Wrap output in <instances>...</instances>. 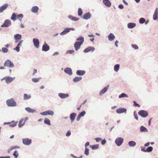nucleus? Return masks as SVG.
<instances>
[{"mask_svg":"<svg viewBox=\"0 0 158 158\" xmlns=\"http://www.w3.org/2000/svg\"><path fill=\"white\" fill-rule=\"evenodd\" d=\"M77 41H79L76 42L74 45V48L76 51H77L80 48L81 45L84 42V38L82 36H80L77 39Z\"/></svg>","mask_w":158,"mask_h":158,"instance_id":"1","label":"nucleus"},{"mask_svg":"<svg viewBox=\"0 0 158 158\" xmlns=\"http://www.w3.org/2000/svg\"><path fill=\"white\" fill-rule=\"evenodd\" d=\"M6 103L9 106H15L16 105V102L12 98L7 100L6 101Z\"/></svg>","mask_w":158,"mask_h":158,"instance_id":"2","label":"nucleus"},{"mask_svg":"<svg viewBox=\"0 0 158 158\" xmlns=\"http://www.w3.org/2000/svg\"><path fill=\"white\" fill-rule=\"evenodd\" d=\"M4 66L5 67H8L10 68H12L14 67L13 63L10 60H6L4 64Z\"/></svg>","mask_w":158,"mask_h":158,"instance_id":"3","label":"nucleus"},{"mask_svg":"<svg viewBox=\"0 0 158 158\" xmlns=\"http://www.w3.org/2000/svg\"><path fill=\"white\" fill-rule=\"evenodd\" d=\"M15 77H6L1 79L2 81L3 80L5 81L6 82L7 84H9L12 82L15 79Z\"/></svg>","mask_w":158,"mask_h":158,"instance_id":"4","label":"nucleus"},{"mask_svg":"<svg viewBox=\"0 0 158 158\" xmlns=\"http://www.w3.org/2000/svg\"><path fill=\"white\" fill-rule=\"evenodd\" d=\"M138 114L141 117L145 118L148 116V113L147 111L144 110H141L139 112Z\"/></svg>","mask_w":158,"mask_h":158,"instance_id":"5","label":"nucleus"},{"mask_svg":"<svg viewBox=\"0 0 158 158\" xmlns=\"http://www.w3.org/2000/svg\"><path fill=\"white\" fill-rule=\"evenodd\" d=\"M123 141V139L121 138H118L116 139L115 140V143L118 146L121 145Z\"/></svg>","mask_w":158,"mask_h":158,"instance_id":"6","label":"nucleus"},{"mask_svg":"<svg viewBox=\"0 0 158 158\" xmlns=\"http://www.w3.org/2000/svg\"><path fill=\"white\" fill-rule=\"evenodd\" d=\"M11 23L10 20H6L4 23L1 26L2 27H8L11 25Z\"/></svg>","mask_w":158,"mask_h":158,"instance_id":"7","label":"nucleus"},{"mask_svg":"<svg viewBox=\"0 0 158 158\" xmlns=\"http://www.w3.org/2000/svg\"><path fill=\"white\" fill-rule=\"evenodd\" d=\"M22 140L23 143L25 145H29L31 143V140L28 138L24 139Z\"/></svg>","mask_w":158,"mask_h":158,"instance_id":"8","label":"nucleus"},{"mask_svg":"<svg viewBox=\"0 0 158 158\" xmlns=\"http://www.w3.org/2000/svg\"><path fill=\"white\" fill-rule=\"evenodd\" d=\"M49 46L45 43L43 45L42 50L44 51H47L49 49Z\"/></svg>","mask_w":158,"mask_h":158,"instance_id":"9","label":"nucleus"},{"mask_svg":"<svg viewBox=\"0 0 158 158\" xmlns=\"http://www.w3.org/2000/svg\"><path fill=\"white\" fill-rule=\"evenodd\" d=\"M27 119V118H25L20 120L19 122V127H21L24 124Z\"/></svg>","mask_w":158,"mask_h":158,"instance_id":"10","label":"nucleus"},{"mask_svg":"<svg viewBox=\"0 0 158 158\" xmlns=\"http://www.w3.org/2000/svg\"><path fill=\"white\" fill-rule=\"evenodd\" d=\"M33 42L34 46L36 48H38L39 47V41L38 39H33Z\"/></svg>","mask_w":158,"mask_h":158,"instance_id":"11","label":"nucleus"},{"mask_svg":"<svg viewBox=\"0 0 158 158\" xmlns=\"http://www.w3.org/2000/svg\"><path fill=\"white\" fill-rule=\"evenodd\" d=\"M14 38L15 40V43L18 42V40H20L21 39V35L19 34H16L14 35Z\"/></svg>","mask_w":158,"mask_h":158,"instance_id":"12","label":"nucleus"},{"mask_svg":"<svg viewBox=\"0 0 158 158\" xmlns=\"http://www.w3.org/2000/svg\"><path fill=\"white\" fill-rule=\"evenodd\" d=\"M127 110L126 109L123 108H119L116 110V112L118 114H121L124 112H126Z\"/></svg>","mask_w":158,"mask_h":158,"instance_id":"13","label":"nucleus"},{"mask_svg":"<svg viewBox=\"0 0 158 158\" xmlns=\"http://www.w3.org/2000/svg\"><path fill=\"white\" fill-rule=\"evenodd\" d=\"M91 17V14L89 12H88L85 14L83 16V18L84 19H89Z\"/></svg>","mask_w":158,"mask_h":158,"instance_id":"14","label":"nucleus"},{"mask_svg":"<svg viewBox=\"0 0 158 158\" xmlns=\"http://www.w3.org/2000/svg\"><path fill=\"white\" fill-rule=\"evenodd\" d=\"M95 50V48L94 47H89L85 49L84 52H88L91 51H93Z\"/></svg>","mask_w":158,"mask_h":158,"instance_id":"15","label":"nucleus"},{"mask_svg":"<svg viewBox=\"0 0 158 158\" xmlns=\"http://www.w3.org/2000/svg\"><path fill=\"white\" fill-rule=\"evenodd\" d=\"M10 45L9 44H6L5 45V47H3L2 48V51L3 53H6L8 52V49H7Z\"/></svg>","mask_w":158,"mask_h":158,"instance_id":"16","label":"nucleus"},{"mask_svg":"<svg viewBox=\"0 0 158 158\" xmlns=\"http://www.w3.org/2000/svg\"><path fill=\"white\" fill-rule=\"evenodd\" d=\"M102 2L108 7H110L111 6V3L108 0H103Z\"/></svg>","mask_w":158,"mask_h":158,"instance_id":"17","label":"nucleus"},{"mask_svg":"<svg viewBox=\"0 0 158 158\" xmlns=\"http://www.w3.org/2000/svg\"><path fill=\"white\" fill-rule=\"evenodd\" d=\"M86 113L85 112V111H82L80 114H79L78 116H77V121H79L81 118V117H83L84 116V115Z\"/></svg>","mask_w":158,"mask_h":158,"instance_id":"18","label":"nucleus"},{"mask_svg":"<svg viewBox=\"0 0 158 158\" xmlns=\"http://www.w3.org/2000/svg\"><path fill=\"white\" fill-rule=\"evenodd\" d=\"M64 71L65 73L70 75L72 74V69L69 68H66L64 70Z\"/></svg>","mask_w":158,"mask_h":158,"instance_id":"19","label":"nucleus"},{"mask_svg":"<svg viewBox=\"0 0 158 158\" xmlns=\"http://www.w3.org/2000/svg\"><path fill=\"white\" fill-rule=\"evenodd\" d=\"M77 114L75 113H72L70 115V118L71 121L73 122L75 120Z\"/></svg>","mask_w":158,"mask_h":158,"instance_id":"20","label":"nucleus"},{"mask_svg":"<svg viewBox=\"0 0 158 158\" xmlns=\"http://www.w3.org/2000/svg\"><path fill=\"white\" fill-rule=\"evenodd\" d=\"M8 4H5L0 7V13L2 12L4 10H5L7 7Z\"/></svg>","mask_w":158,"mask_h":158,"instance_id":"21","label":"nucleus"},{"mask_svg":"<svg viewBox=\"0 0 158 158\" xmlns=\"http://www.w3.org/2000/svg\"><path fill=\"white\" fill-rule=\"evenodd\" d=\"M59 96L61 98H67L69 96L68 94H64L63 93H59Z\"/></svg>","mask_w":158,"mask_h":158,"instance_id":"22","label":"nucleus"},{"mask_svg":"<svg viewBox=\"0 0 158 158\" xmlns=\"http://www.w3.org/2000/svg\"><path fill=\"white\" fill-rule=\"evenodd\" d=\"M85 73L84 70H78L77 71V74L78 75L82 76L84 75Z\"/></svg>","mask_w":158,"mask_h":158,"instance_id":"23","label":"nucleus"},{"mask_svg":"<svg viewBox=\"0 0 158 158\" xmlns=\"http://www.w3.org/2000/svg\"><path fill=\"white\" fill-rule=\"evenodd\" d=\"M158 9L157 8H156L153 15V19L154 20H156L157 19L158 17Z\"/></svg>","mask_w":158,"mask_h":158,"instance_id":"24","label":"nucleus"},{"mask_svg":"<svg viewBox=\"0 0 158 158\" xmlns=\"http://www.w3.org/2000/svg\"><path fill=\"white\" fill-rule=\"evenodd\" d=\"M109 88V86L105 87L102 89L99 93L100 95H102L106 92Z\"/></svg>","mask_w":158,"mask_h":158,"instance_id":"25","label":"nucleus"},{"mask_svg":"<svg viewBox=\"0 0 158 158\" xmlns=\"http://www.w3.org/2000/svg\"><path fill=\"white\" fill-rule=\"evenodd\" d=\"M19 148V147L18 146H13L10 147L7 150V152L9 153H10L11 151L13 150H14L15 149Z\"/></svg>","mask_w":158,"mask_h":158,"instance_id":"26","label":"nucleus"},{"mask_svg":"<svg viewBox=\"0 0 158 158\" xmlns=\"http://www.w3.org/2000/svg\"><path fill=\"white\" fill-rule=\"evenodd\" d=\"M115 37L112 33H110L108 36V38L109 40L113 41Z\"/></svg>","mask_w":158,"mask_h":158,"instance_id":"27","label":"nucleus"},{"mask_svg":"<svg viewBox=\"0 0 158 158\" xmlns=\"http://www.w3.org/2000/svg\"><path fill=\"white\" fill-rule=\"evenodd\" d=\"M135 24L132 23H129L127 24L128 27L129 28H133L135 27Z\"/></svg>","mask_w":158,"mask_h":158,"instance_id":"28","label":"nucleus"},{"mask_svg":"<svg viewBox=\"0 0 158 158\" xmlns=\"http://www.w3.org/2000/svg\"><path fill=\"white\" fill-rule=\"evenodd\" d=\"M38 10L39 8L37 6H34L32 8L31 11L34 13H36L38 12Z\"/></svg>","mask_w":158,"mask_h":158,"instance_id":"29","label":"nucleus"},{"mask_svg":"<svg viewBox=\"0 0 158 158\" xmlns=\"http://www.w3.org/2000/svg\"><path fill=\"white\" fill-rule=\"evenodd\" d=\"M9 124V126L10 127H14L15 126H16V124H17V123L15 122H13V121L11 122L10 123H4V124Z\"/></svg>","mask_w":158,"mask_h":158,"instance_id":"30","label":"nucleus"},{"mask_svg":"<svg viewBox=\"0 0 158 158\" xmlns=\"http://www.w3.org/2000/svg\"><path fill=\"white\" fill-rule=\"evenodd\" d=\"M89 146L92 149L95 150L98 148L99 145L98 144H96L95 145H90Z\"/></svg>","mask_w":158,"mask_h":158,"instance_id":"31","label":"nucleus"},{"mask_svg":"<svg viewBox=\"0 0 158 158\" xmlns=\"http://www.w3.org/2000/svg\"><path fill=\"white\" fill-rule=\"evenodd\" d=\"M70 28H66L60 34L61 35H64L68 33V32L69 31V30H70Z\"/></svg>","mask_w":158,"mask_h":158,"instance_id":"32","label":"nucleus"},{"mask_svg":"<svg viewBox=\"0 0 158 158\" xmlns=\"http://www.w3.org/2000/svg\"><path fill=\"white\" fill-rule=\"evenodd\" d=\"M69 18L71 19L72 20H74L75 21H77L79 20V18H77L75 17H73L71 15H69L68 17Z\"/></svg>","mask_w":158,"mask_h":158,"instance_id":"33","label":"nucleus"},{"mask_svg":"<svg viewBox=\"0 0 158 158\" xmlns=\"http://www.w3.org/2000/svg\"><path fill=\"white\" fill-rule=\"evenodd\" d=\"M44 123L48 125H51V123L50 120L47 118H45L44 120Z\"/></svg>","mask_w":158,"mask_h":158,"instance_id":"34","label":"nucleus"},{"mask_svg":"<svg viewBox=\"0 0 158 158\" xmlns=\"http://www.w3.org/2000/svg\"><path fill=\"white\" fill-rule=\"evenodd\" d=\"M129 145L131 147L135 146L136 145V143L134 141H130L128 143Z\"/></svg>","mask_w":158,"mask_h":158,"instance_id":"35","label":"nucleus"},{"mask_svg":"<svg viewBox=\"0 0 158 158\" xmlns=\"http://www.w3.org/2000/svg\"><path fill=\"white\" fill-rule=\"evenodd\" d=\"M31 98V96L30 95H28L27 94H24L23 95L24 99L25 100L30 99Z\"/></svg>","mask_w":158,"mask_h":158,"instance_id":"36","label":"nucleus"},{"mask_svg":"<svg viewBox=\"0 0 158 158\" xmlns=\"http://www.w3.org/2000/svg\"><path fill=\"white\" fill-rule=\"evenodd\" d=\"M140 131L141 132H146L148 131V130L145 127L143 126H141L140 127Z\"/></svg>","mask_w":158,"mask_h":158,"instance_id":"37","label":"nucleus"},{"mask_svg":"<svg viewBox=\"0 0 158 158\" xmlns=\"http://www.w3.org/2000/svg\"><path fill=\"white\" fill-rule=\"evenodd\" d=\"M25 110L28 112L30 113H33L35 111V110L32 109L29 107L25 108Z\"/></svg>","mask_w":158,"mask_h":158,"instance_id":"38","label":"nucleus"},{"mask_svg":"<svg viewBox=\"0 0 158 158\" xmlns=\"http://www.w3.org/2000/svg\"><path fill=\"white\" fill-rule=\"evenodd\" d=\"M82 78L81 77H76L73 79V81L75 82H76L80 81Z\"/></svg>","mask_w":158,"mask_h":158,"instance_id":"39","label":"nucleus"},{"mask_svg":"<svg viewBox=\"0 0 158 158\" xmlns=\"http://www.w3.org/2000/svg\"><path fill=\"white\" fill-rule=\"evenodd\" d=\"M119 68V65L117 64L114 67V70L115 72H118Z\"/></svg>","mask_w":158,"mask_h":158,"instance_id":"40","label":"nucleus"},{"mask_svg":"<svg viewBox=\"0 0 158 158\" xmlns=\"http://www.w3.org/2000/svg\"><path fill=\"white\" fill-rule=\"evenodd\" d=\"M118 97L119 98H121L123 97H128V96L126 94L122 93Z\"/></svg>","mask_w":158,"mask_h":158,"instance_id":"41","label":"nucleus"},{"mask_svg":"<svg viewBox=\"0 0 158 158\" xmlns=\"http://www.w3.org/2000/svg\"><path fill=\"white\" fill-rule=\"evenodd\" d=\"M83 13V11L82 9L81 8H79L78 10V15L79 16H81Z\"/></svg>","mask_w":158,"mask_h":158,"instance_id":"42","label":"nucleus"},{"mask_svg":"<svg viewBox=\"0 0 158 158\" xmlns=\"http://www.w3.org/2000/svg\"><path fill=\"white\" fill-rule=\"evenodd\" d=\"M16 15L15 13H13L12 15V16L11 17V19L15 21L16 20Z\"/></svg>","mask_w":158,"mask_h":158,"instance_id":"43","label":"nucleus"},{"mask_svg":"<svg viewBox=\"0 0 158 158\" xmlns=\"http://www.w3.org/2000/svg\"><path fill=\"white\" fill-rule=\"evenodd\" d=\"M13 155L15 158H17L19 156V153L17 151H15L14 152Z\"/></svg>","mask_w":158,"mask_h":158,"instance_id":"44","label":"nucleus"},{"mask_svg":"<svg viewBox=\"0 0 158 158\" xmlns=\"http://www.w3.org/2000/svg\"><path fill=\"white\" fill-rule=\"evenodd\" d=\"M153 148L152 147H149L146 149V151L148 152H150L153 150Z\"/></svg>","mask_w":158,"mask_h":158,"instance_id":"45","label":"nucleus"},{"mask_svg":"<svg viewBox=\"0 0 158 158\" xmlns=\"http://www.w3.org/2000/svg\"><path fill=\"white\" fill-rule=\"evenodd\" d=\"M145 19L143 18H141L139 20V22L140 23H143L145 22Z\"/></svg>","mask_w":158,"mask_h":158,"instance_id":"46","label":"nucleus"},{"mask_svg":"<svg viewBox=\"0 0 158 158\" xmlns=\"http://www.w3.org/2000/svg\"><path fill=\"white\" fill-rule=\"evenodd\" d=\"M48 115H53L54 114V112L52 111V110H48L47 111Z\"/></svg>","mask_w":158,"mask_h":158,"instance_id":"47","label":"nucleus"},{"mask_svg":"<svg viewBox=\"0 0 158 158\" xmlns=\"http://www.w3.org/2000/svg\"><path fill=\"white\" fill-rule=\"evenodd\" d=\"M16 17L19 19L20 21H21V19H20L23 18V15L22 14H20L16 16Z\"/></svg>","mask_w":158,"mask_h":158,"instance_id":"48","label":"nucleus"},{"mask_svg":"<svg viewBox=\"0 0 158 158\" xmlns=\"http://www.w3.org/2000/svg\"><path fill=\"white\" fill-rule=\"evenodd\" d=\"M40 78H33L32 79V81L34 82H37L39 81Z\"/></svg>","mask_w":158,"mask_h":158,"instance_id":"49","label":"nucleus"},{"mask_svg":"<svg viewBox=\"0 0 158 158\" xmlns=\"http://www.w3.org/2000/svg\"><path fill=\"white\" fill-rule=\"evenodd\" d=\"M85 154L86 155H88L89 154V149L86 148L85 151Z\"/></svg>","mask_w":158,"mask_h":158,"instance_id":"50","label":"nucleus"},{"mask_svg":"<svg viewBox=\"0 0 158 158\" xmlns=\"http://www.w3.org/2000/svg\"><path fill=\"white\" fill-rule=\"evenodd\" d=\"M131 46L135 49H137L138 48V46L135 44H131Z\"/></svg>","mask_w":158,"mask_h":158,"instance_id":"51","label":"nucleus"},{"mask_svg":"<svg viewBox=\"0 0 158 158\" xmlns=\"http://www.w3.org/2000/svg\"><path fill=\"white\" fill-rule=\"evenodd\" d=\"M133 102L134 104V106H137L138 107H140V105L139 104L137 103L135 101H134Z\"/></svg>","mask_w":158,"mask_h":158,"instance_id":"52","label":"nucleus"},{"mask_svg":"<svg viewBox=\"0 0 158 158\" xmlns=\"http://www.w3.org/2000/svg\"><path fill=\"white\" fill-rule=\"evenodd\" d=\"M134 116L135 118L137 120H138V115H137V114H136L135 112H134Z\"/></svg>","mask_w":158,"mask_h":158,"instance_id":"53","label":"nucleus"},{"mask_svg":"<svg viewBox=\"0 0 158 158\" xmlns=\"http://www.w3.org/2000/svg\"><path fill=\"white\" fill-rule=\"evenodd\" d=\"M40 114H41L42 115H48L47 111H45L44 112H41Z\"/></svg>","mask_w":158,"mask_h":158,"instance_id":"54","label":"nucleus"},{"mask_svg":"<svg viewBox=\"0 0 158 158\" xmlns=\"http://www.w3.org/2000/svg\"><path fill=\"white\" fill-rule=\"evenodd\" d=\"M19 47L17 46L15 48H14V50H16L17 52H18L19 51Z\"/></svg>","mask_w":158,"mask_h":158,"instance_id":"55","label":"nucleus"},{"mask_svg":"<svg viewBox=\"0 0 158 158\" xmlns=\"http://www.w3.org/2000/svg\"><path fill=\"white\" fill-rule=\"evenodd\" d=\"M71 135V132L70 131H67L66 134V135L67 136H69Z\"/></svg>","mask_w":158,"mask_h":158,"instance_id":"56","label":"nucleus"},{"mask_svg":"<svg viewBox=\"0 0 158 158\" xmlns=\"http://www.w3.org/2000/svg\"><path fill=\"white\" fill-rule=\"evenodd\" d=\"M95 139L97 142H98L102 140V139L100 138H97Z\"/></svg>","mask_w":158,"mask_h":158,"instance_id":"57","label":"nucleus"},{"mask_svg":"<svg viewBox=\"0 0 158 158\" xmlns=\"http://www.w3.org/2000/svg\"><path fill=\"white\" fill-rule=\"evenodd\" d=\"M74 51L73 50H70L67 51V52L69 53H73Z\"/></svg>","mask_w":158,"mask_h":158,"instance_id":"58","label":"nucleus"},{"mask_svg":"<svg viewBox=\"0 0 158 158\" xmlns=\"http://www.w3.org/2000/svg\"><path fill=\"white\" fill-rule=\"evenodd\" d=\"M37 72V70L35 69H34L33 70V73H32V75H34L35 73H36Z\"/></svg>","mask_w":158,"mask_h":158,"instance_id":"59","label":"nucleus"},{"mask_svg":"<svg viewBox=\"0 0 158 158\" xmlns=\"http://www.w3.org/2000/svg\"><path fill=\"white\" fill-rule=\"evenodd\" d=\"M106 143V140L105 139H104L102 141L101 144L102 145H104L105 143Z\"/></svg>","mask_w":158,"mask_h":158,"instance_id":"60","label":"nucleus"},{"mask_svg":"<svg viewBox=\"0 0 158 158\" xmlns=\"http://www.w3.org/2000/svg\"><path fill=\"white\" fill-rule=\"evenodd\" d=\"M118 7L121 9H122L123 8V6L122 4H120L118 6Z\"/></svg>","mask_w":158,"mask_h":158,"instance_id":"61","label":"nucleus"},{"mask_svg":"<svg viewBox=\"0 0 158 158\" xmlns=\"http://www.w3.org/2000/svg\"><path fill=\"white\" fill-rule=\"evenodd\" d=\"M89 142H87L85 144V147L86 148V147H87V146H89Z\"/></svg>","mask_w":158,"mask_h":158,"instance_id":"62","label":"nucleus"},{"mask_svg":"<svg viewBox=\"0 0 158 158\" xmlns=\"http://www.w3.org/2000/svg\"><path fill=\"white\" fill-rule=\"evenodd\" d=\"M0 158H10L9 156H0Z\"/></svg>","mask_w":158,"mask_h":158,"instance_id":"63","label":"nucleus"},{"mask_svg":"<svg viewBox=\"0 0 158 158\" xmlns=\"http://www.w3.org/2000/svg\"><path fill=\"white\" fill-rule=\"evenodd\" d=\"M22 42H23L22 41H20V42L18 43L17 46L19 47L21 45Z\"/></svg>","mask_w":158,"mask_h":158,"instance_id":"64","label":"nucleus"}]
</instances>
